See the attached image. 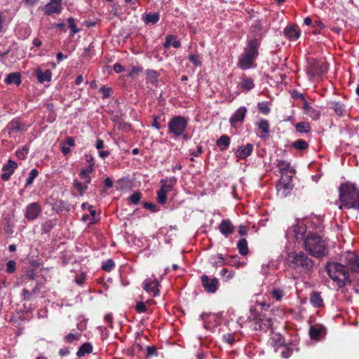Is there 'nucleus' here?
<instances>
[{
    "label": "nucleus",
    "mask_w": 359,
    "mask_h": 359,
    "mask_svg": "<svg viewBox=\"0 0 359 359\" xmlns=\"http://www.w3.org/2000/svg\"><path fill=\"white\" fill-rule=\"evenodd\" d=\"M320 228V222L318 217L299 220L297 224L286 231L289 239H294L297 242L304 241V248L314 258H322L327 255L329 246L327 241L311 229Z\"/></svg>",
    "instance_id": "f257e3e1"
},
{
    "label": "nucleus",
    "mask_w": 359,
    "mask_h": 359,
    "mask_svg": "<svg viewBox=\"0 0 359 359\" xmlns=\"http://www.w3.org/2000/svg\"><path fill=\"white\" fill-rule=\"evenodd\" d=\"M261 39H248L243 52L238 57L237 67L242 70H248L257 67L256 60L259 55Z\"/></svg>",
    "instance_id": "f03ea898"
},
{
    "label": "nucleus",
    "mask_w": 359,
    "mask_h": 359,
    "mask_svg": "<svg viewBox=\"0 0 359 359\" xmlns=\"http://www.w3.org/2000/svg\"><path fill=\"white\" fill-rule=\"evenodd\" d=\"M286 263L290 269L301 275L309 274L313 271V260L302 251H292L286 255Z\"/></svg>",
    "instance_id": "7ed1b4c3"
},
{
    "label": "nucleus",
    "mask_w": 359,
    "mask_h": 359,
    "mask_svg": "<svg viewBox=\"0 0 359 359\" xmlns=\"http://www.w3.org/2000/svg\"><path fill=\"white\" fill-rule=\"evenodd\" d=\"M339 200L341 205L340 209L345 207L348 209H359V191L352 183L342 184L339 187Z\"/></svg>",
    "instance_id": "20e7f679"
},
{
    "label": "nucleus",
    "mask_w": 359,
    "mask_h": 359,
    "mask_svg": "<svg viewBox=\"0 0 359 359\" xmlns=\"http://www.w3.org/2000/svg\"><path fill=\"white\" fill-rule=\"evenodd\" d=\"M325 270L330 278L339 287H343L348 280V271L344 265L338 262H327Z\"/></svg>",
    "instance_id": "39448f33"
},
{
    "label": "nucleus",
    "mask_w": 359,
    "mask_h": 359,
    "mask_svg": "<svg viewBox=\"0 0 359 359\" xmlns=\"http://www.w3.org/2000/svg\"><path fill=\"white\" fill-rule=\"evenodd\" d=\"M187 120L182 116L172 117L168 123V130L170 133H172L176 137L181 136L184 133L187 127Z\"/></svg>",
    "instance_id": "423d86ee"
},
{
    "label": "nucleus",
    "mask_w": 359,
    "mask_h": 359,
    "mask_svg": "<svg viewBox=\"0 0 359 359\" xmlns=\"http://www.w3.org/2000/svg\"><path fill=\"white\" fill-rule=\"evenodd\" d=\"M26 130L27 128L25 124L19 118H15L6 125L3 132H6L9 138L15 140Z\"/></svg>",
    "instance_id": "0eeeda50"
},
{
    "label": "nucleus",
    "mask_w": 359,
    "mask_h": 359,
    "mask_svg": "<svg viewBox=\"0 0 359 359\" xmlns=\"http://www.w3.org/2000/svg\"><path fill=\"white\" fill-rule=\"evenodd\" d=\"M251 316L249 317L252 319V326L255 330L266 331L272 325V320L266 316V314L260 313L257 316H254L252 309H250Z\"/></svg>",
    "instance_id": "6e6552de"
},
{
    "label": "nucleus",
    "mask_w": 359,
    "mask_h": 359,
    "mask_svg": "<svg viewBox=\"0 0 359 359\" xmlns=\"http://www.w3.org/2000/svg\"><path fill=\"white\" fill-rule=\"evenodd\" d=\"M292 189V177L289 175L282 176L276 185L278 195L281 198L288 196Z\"/></svg>",
    "instance_id": "1a4fd4ad"
},
{
    "label": "nucleus",
    "mask_w": 359,
    "mask_h": 359,
    "mask_svg": "<svg viewBox=\"0 0 359 359\" xmlns=\"http://www.w3.org/2000/svg\"><path fill=\"white\" fill-rule=\"evenodd\" d=\"M160 285L159 281L154 277L148 278L143 282L144 290L153 297H157L159 294L158 287Z\"/></svg>",
    "instance_id": "9d476101"
},
{
    "label": "nucleus",
    "mask_w": 359,
    "mask_h": 359,
    "mask_svg": "<svg viewBox=\"0 0 359 359\" xmlns=\"http://www.w3.org/2000/svg\"><path fill=\"white\" fill-rule=\"evenodd\" d=\"M202 285L205 290L209 293H215L219 287V280L217 278H210L203 275L201 278Z\"/></svg>",
    "instance_id": "9b49d317"
},
{
    "label": "nucleus",
    "mask_w": 359,
    "mask_h": 359,
    "mask_svg": "<svg viewBox=\"0 0 359 359\" xmlns=\"http://www.w3.org/2000/svg\"><path fill=\"white\" fill-rule=\"evenodd\" d=\"M247 114V109L245 107H240L231 115L229 118V123L231 127L236 128L238 125L243 123Z\"/></svg>",
    "instance_id": "f8f14e48"
},
{
    "label": "nucleus",
    "mask_w": 359,
    "mask_h": 359,
    "mask_svg": "<svg viewBox=\"0 0 359 359\" xmlns=\"http://www.w3.org/2000/svg\"><path fill=\"white\" fill-rule=\"evenodd\" d=\"M41 212V207L38 203H31L25 208V217L29 221L34 220L39 217Z\"/></svg>",
    "instance_id": "ddd939ff"
},
{
    "label": "nucleus",
    "mask_w": 359,
    "mask_h": 359,
    "mask_svg": "<svg viewBox=\"0 0 359 359\" xmlns=\"http://www.w3.org/2000/svg\"><path fill=\"white\" fill-rule=\"evenodd\" d=\"M62 0H50L44 6V13L48 15L58 14L62 11Z\"/></svg>",
    "instance_id": "4468645a"
},
{
    "label": "nucleus",
    "mask_w": 359,
    "mask_h": 359,
    "mask_svg": "<svg viewBox=\"0 0 359 359\" xmlns=\"http://www.w3.org/2000/svg\"><path fill=\"white\" fill-rule=\"evenodd\" d=\"M276 167L278 168L279 172L283 175H287V174H294L295 170L291 165V163L289 161L284 159H277L276 160Z\"/></svg>",
    "instance_id": "2eb2a0df"
},
{
    "label": "nucleus",
    "mask_w": 359,
    "mask_h": 359,
    "mask_svg": "<svg viewBox=\"0 0 359 359\" xmlns=\"http://www.w3.org/2000/svg\"><path fill=\"white\" fill-rule=\"evenodd\" d=\"M258 131L257 135L260 138H265L269 136L270 132V125L266 119H261L256 123Z\"/></svg>",
    "instance_id": "dca6fc26"
},
{
    "label": "nucleus",
    "mask_w": 359,
    "mask_h": 359,
    "mask_svg": "<svg viewBox=\"0 0 359 359\" xmlns=\"http://www.w3.org/2000/svg\"><path fill=\"white\" fill-rule=\"evenodd\" d=\"M283 34L290 41H296L301 35V30L296 25H291L284 29Z\"/></svg>",
    "instance_id": "f3484780"
},
{
    "label": "nucleus",
    "mask_w": 359,
    "mask_h": 359,
    "mask_svg": "<svg viewBox=\"0 0 359 359\" xmlns=\"http://www.w3.org/2000/svg\"><path fill=\"white\" fill-rule=\"evenodd\" d=\"M253 149L254 145L251 143L241 145L236 150V156L240 159H245L252 154Z\"/></svg>",
    "instance_id": "a211bd4d"
},
{
    "label": "nucleus",
    "mask_w": 359,
    "mask_h": 359,
    "mask_svg": "<svg viewBox=\"0 0 359 359\" xmlns=\"http://www.w3.org/2000/svg\"><path fill=\"white\" fill-rule=\"evenodd\" d=\"M219 230L223 236L227 238L233 233L235 227L232 222L229 219H223L221 222L219 226Z\"/></svg>",
    "instance_id": "6ab92c4d"
},
{
    "label": "nucleus",
    "mask_w": 359,
    "mask_h": 359,
    "mask_svg": "<svg viewBox=\"0 0 359 359\" xmlns=\"http://www.w3.org/2000/svg\"><path fill=\"white\" fill-rule=\"evenodd\" d=\"M303 109L307 116L315 121L319 119L321 115V111L318 109L313 107L307 102L304 103Z\"/></svg>",
    "instance_id": "aec40b11"
},
{
    "label": "nucleus",
    "mask_w": 359,
    "mask_h": 359,
    "mask_svg": "<svg viewBox=\"0 0 359 359\" xmlns=\"http://www.w3.org/2000/svg\"><path fill=\"white\" fill-rule=\"evenodd\" d=\"M325 333V328L320 325H311L309 329V335L312 339L319 340Z\"/></svg>",
    "instance_id": "412c9836"
},
{
    "label": "nucleus",
    "mask_w": 359,
    "mask_h": 359,
    "mask_svg": "<svg viewBox=\"0 0 359 359\" xmlns=\"http://www.w3.org/2000/svg\"><path fill=\"white\" fill-rule=\"evenodd\" d=\"M310 303L315 308H321L324 306V302L320 292H313L310 296Z\"/></svg>",
    "instance_id": "4be33fe9"
},
{
    "label": "nucleus",
    "mask_w": 359,
    "mask_h": 359,
    "mask_svg": "<svg viewBox=\"0 0 359 359\" xmlns=\"http://www.w3.org/2000/svg\"><path fill=\"white\" fill-rule=\"evenodd\" d=\"M36 75L40 83L50 81L52 79V72L50 69H46L45 72L38 69L36 72Z\"/></svg>",
    "instance_id": "5701e85b"
},
{
    "label": "nucleus",
    "mask_w": 359,
    "mask_h": 359,
    "mask_svg": "<svg viewBox=\"0 0 359 359\" xmlns=\"http://www.w3.org/2000/svg\"><path fill=\"white\" fill-rule=\"evenodd\" d=\"M239 86L243 90L249 91L253 89L255 87L254 81L252 79L247 77L245 76H242L241 79Z\"/></svg>",
    "instance_id": "b1692460"
},
{
    "label": "nucleus",
    "mask_w": 359,
    "mask_h": 359,
    "mask_svg": "<svg viewBox=\"0 0 359 359\" xmlns=\"http://www.w3.org/2000/svg\"><path fill=\"white\" fill-rule=\"evenodd\" d=\"M95 171V168H92V165L90 167H87L85 168H82L79 175L81 180L86 182L88 184H90L91 182V177L90 174L93 173Z\"/></svg>",
    "instance_id": "393cba45"
},
{
    "label": "nucleus",
    "mask_w": 359,
    "mask_h": 359,
    "mask_svg": "<svg viewBox=\"0 0 359 359\" xmlns=\"http://www.w3.org/2000/svg\"><path fill=\"white\" fill-rule=\"evenodd\" d=\"M270 343L271 346L275 348V351H277L278 348H280L284 346V339L280 334L277 333L274 334L273 337H271Z\"/></svg>",
    "instance_id": "a878e982"
},
{
    "label": "nucleus",
    "mask_w": 359,
    "mask_h": 359,
    "mask_svg": "<svg viewBox=\"0 0 359 359\" xmlns=\"http://www.w3.org/2000/svg\"><path fill=\"white\" fill-rule=\"evenodd\" d=\"M332 108L339 116H344L346 114L345 105L340 102L332 103Z\"/></svg>",
    "instance_id": "bb28decb"
},
{
    "label": "nucleus",
    "mask_w": 359,
    "mask_h": 359,
    "mask_svg": "<svg viewBox=\"0 0 359 359\" xmlns=\"http://www.w3.org/2000/svg\"><path fill=\"white\" fill-rule=\"evenodd\" d=\"M20 74L19 72H14L9 74L5 79L7 84H16L20 85L21 83Z\"/></svg>",
    "instance_id": "cd10ccee"
},
{
    "label": "nucleus",
    "mask_w": 359,
    "mask_h": 359,
    "mask_svg": "<svg viewBox=\"0 0 359 359\" xmlns=\"http://www.w3.org/2000/svg\"><path fill=\"white\" fill-rule=\"evenodd\" d=\"M217 146L220 148L221 151L226 150L230 144V137L226 135H222L217 140Z\"/></svg>",
    "instance_id": "c85d7f7f"
},
{
    "label": "nucleus",
    "mask_w": 359,
    "mask_h": 359,
    "mask_svg": "<svg viewBox=\"0 0 359 359\" xmlns=\"http://www.w3.org/2000/svg\"><path fill=\"white\" fill-rule=\"evenodd\" d=\"M93 351V346L90 343L83 344L76 352L78 357H83L86 354H89Z\"/></svg>",
    "instance_id": "c756f323"
},
{
    "label": "nucleus",
    "mask_w": 359,
    "mask_h": 359,
    "mask_svg": "<svg viewBox=\"0 0 359 359\" xmlns=\"http://www.w3.org/2000/svg\"><path fill=\"white\" fill-rule=\"evenodd\" d=\"M210 262L213 266H221L225 264V259L222 254L211 256Z\"/></svg>",
    "instance_id": "7c9ffc66"
},
{
    "label": "nucleus",
    "mask_w": 359,
    "mask_h": 359,
    "mask_svg": "<svg viewBox=\"0 0 359 359\" xmlns=\"http://www.w3.org/2000/svg\"><path fill=\"white\" fill-rule=\"evenodd\" d=\"M159 20V15L158 13H149L145 14L144 16V21L146 24H152L154 25L157 23Z\"/></svg>",
    "instance_id": "2f4dec72"
},
{
    "label": "nucleus",
    "mask_w": 359,
    "mask_h": 359,
    "mask_svg": "<svg viewBox=\"0 0 359 359\" xmlns=\"http://www.w3.org/2000/svg\"><path fill=\"white\" fill-rule=\"evenodd\" d=\"M237 248L239 253L242 255H246L248 253V245L246 239L241 238L238 241Z\"/></svg>",
    "instance_id": "473e14b6"
},
{
    "label": "nucleus",
    "mask_w": 359,
    "mask_h": 359,
    "mask_svg": "<svg viewBox=\"0 0 359 359\" xmlns=\"http://www.w3.org/2000/svg\"><path fill=\"white\" fill-rule=\"evenodd\" d=\"M285 295V292L281 287H275L271 291V297L276 301H280Z\"/></svg>",
    "instance_id": "72a5a7b5"
},
{
    "label": "nucleus",
    "mask_w": 359,
    "mask_h": 359,
    "mask_svg": "<svg viewBox=\"0 0 359 359\" xmlns=\"http://www.w3.org/2000/svg\"><path fill=\"white\" fill-rule=\"evenodd\" d=\"M257 109L259 113L267 115L271 111L269 103L268 102H259L257 103Z\"/></svg>",
    "instance_id": "f704fd0d"
},
{
    "label": "nucleus",
    "mask_w": 359,
    "mask_h": 359,
    "mask_svg": "<svg viewBox=\"0 0 359 359\" xmlns=\"http://www.w3.org/2000/svg\"><path fill=\"white\" fill-rule=\"evenodd\" d=\"M74 187L78 190V191L83 194L88 189V184L86 182L83 181V182H79L77 180H74Z\"/></svg>",
    "instance_id": "c9c22d12"
},
{
    "label": "nucleus",
    "mask_w": 359,
    "mask_h": 359,
    "mask_svg": "<svg viewBox=\"0 0 359 359\" xmlns=\"http://www.w3.org/2000/svg\"><path fill=\"white\" fill-rule=\"evenodd\" d=\"M295 128L299 133H308L311 130V126L308 122L302 121L296 124Z\"/></svg>",
    "instance_id": "e433bc0d"
},
{
    "label": "nucleus",
    "mask_w": 359,
    "mask_h": 359,
    "mask_svg": "<svg viewBox=\"0 0 359 359\" xmlns=\"http://www.w3.org/2000/svg\"><path fill=\"white\" fill-rule=\"evenodd\" d=\"M39 172L36 168L32 169L29 173V176L25 182V187H29L32 184L34 179L38 176Z\"/></svg>",
    "instance_id": "4c0bfd02"
},
{
    "label": "nucleus",
    "mask_w": 359,
    "mask_h": 359,
    "mask_svg": "<svg viewBox=\"0 0 359 359\" xmlns=\"http://www.w3.org/2000/svg\"><path fill=\"white\" fill-rule=\"evenodd\" d=\"M328 71V65L327 62H323L320 65H318L316 67V70L314 74L316 75L320 76L325 74Z\"/></svg>",
    "instance_id": "58836bf2"
},
{
    "label": "nucleus",
    "mask_w": 359,
    "mask_h": 359,
    "mask_svg": "<svg viewBox=\"0 0 359 359\" xmlns=\"http://www.w3.org/2000/svg\"><path fill=\"white\" fill-rule=\"evenodd\" d=\"M115 267V263L111 259H108L102 264V269L107 272L112 271V269Z\"/></svg>",
    "instance_id": "ea45409f"
},
{
    "label": "nucleus",
    "mask_w": 359,
    "mask_h": 359,
    "mask_svg": "<svg viewBox=\"0 0 359 359\" xmlns=\"http://www.w3.org/2000/svg\"><path fill=\"white\" fill-rule=\"evenodd\" d=\"M81 334L79 332L69 333L66 335L64 338V341L66 343H72L75 341L79 340Z\"/></svg>",
    "instance_id": "a19ab883"
},
{
    "label": "nucleus",
    "mask_w": 359,
    "mask_h": 359,
    "mask_svg": "<svg viewBox=\"0 0 359 359\" xmlns=\"http://www.w3.org/2000/svg\"><path fill=\"white\" fill-rule=\"evenodd\" d=\"M17 167L18 164L15 161L12 160H8L7 163L3 166V170L9 171L11 173H13Z\"/></svg>",
    "instance_id": "79ce46f5"
},
{
    "label": "nucleus",
    "mask_w": 359,
    "mask_h": 359,
    "mask_svg": "<svg viewBox=\"0 0 359 359\" xmlns=\"http://www.w3.org/2000/svg\"><path fill=\"white\" fill-rule=\"evenodd\" d=\"M292 146L297 149L304 150L309 147V144L304 140L299 139L292 143Z\"/></svg>",
    "instance_id": "37998d69"
},
{
    "label": "nucleus",
    "mask_w": 359,
    "mask_h": 359,
    "mask_svg": "<svg viewBox=\"0 0 359 359\" xmlns=\"http://www.w3.org/2000/svg\"><path fill=\"white\" fill-rule=\"evenodd\" d=\"M349 265L353 271L359 273V256H356L351 259L349 262Z\"/></svg>",
    "instance_id": "c03bdc74"
},
{
    "label": "nucleus",
    "mask_w": 359,
    "mask_h": 359,
    "mask_svg": "<svg viewBox=\"0 0 359 359\" xmlns=\"http://www.w3.org/2000/svg\"><path fill=\"white\" fill-rule=\"evenodd\" d=\"M168 194L165 193L162 190L158 189L157 191V201L161 205L165 204L167 201Z\"/></svg>",
    "instance_id": "a18cd8bd"
},
{
    "label": "nucleus",
    "mask_w": 359,
    "mask_h": 359,
    "mask_svg": "<svg viewBox=\"0 0 359 359\" xmlns=\"http://www.w3.org/2000/svg\"><path fill=\"white\" fill-rule=\"evenodd\" d=\"M160 183H161V187L159 189L162 190L163 191H164L166 194H168L169 192H170L173 189V187L171 186V184H168L167 180H161L160 181Z\"/></svg>",
    "instance_id": "49530a36"
},
{
    "label": "nucleus",
    "mask_w": 359,
    "mask_h": 359,
    "mask_svg": "<svg viewBox=\"0 0 359 359\" xmlns=\"http://www.w3.org/2000/svg\"><path fill=\"white\" fill-rule=\"evenodd\" d=\"M279 349L280 351L282 357L284 358H288L292 355L293 351L292 348H290L286 346H283Z\"/></svg>",
    "instance_id": "de8ad7c7"
},
{
    "label": "nucleus",
    "mask_w": 359,
    "mask_h": 359,
    "mask_svg": "<svg viewBox=\"0 0 359 359\" xmlns=\"http://www.w3.org/2000/svg\"><path fill=\"white\" fill-rule=\"evenodd\" d=\"M67 22H68L69 27L71 29L72 34H75L79 32V29L77 28V26L74 22V18H69L67 19Z\"/></svg>",
    "instance_id": "09e8293b"
},
{
    "label": "nucleus",
    "mask_w": 359,
    "mask_h": 359,
    "mask_svg": "<svg viewBox=\"0 0 359 359\" xmlns=\"http://www.w3.org/2000/svg\"><path fill=\"white\" fill-rule=\"evenodd\" d=\"M189 61L196 67H200L202 65L198 55L191 54L189 55Z\"/></svg>",
    "instance_id": "8fccbe9b"
},
{
    "label": "nucleus",
    "mask_w": 359,
    "mask_h": 359,
    "mask_svg": "<svg viewBox=\"0 0 359 359\" xmlns=\"http://www.w3.org/2000/svg\"><path fill=\"white\" fill-rule=\"evenodd\" d=\"M142 194L139 191L134 192L130 196V201L132 203L137 205L141 200Z\"/></svg>",
    "instance_id": "3c124183"
},
{
    "label": "nucleus",
    "mask_w": 359,
    "mask_h": 359,
    "mask_svg": "<svg viewBox=\"0 0 359 359\" xmlns=\"http://www.w3.org/2000/svg\"><path fill=\"white\" fill-rule=\"evenodd\" d=\"M16 269V262L14 260H9L6 263V271L9 273H13Z\"/></svg>",
    "instance_id": "603ef678"
},
{
    "label": "nucleus",
    "mask_w": 359,
    "mask_h": 359,
    "mask_svg": "<svg viewBox=\"0 0 359 359\" xmlns=\"http://www.w3.org/2000/svg\"><path fill=\"white\" fill-rule=\"evenodd\" d=\"M177 39V36L175 35H172V34L167 35L165 36V40L163 43L164 48H169L172 44V39Z\"/></svg>",
    "instance_id": "864d4df0"
},
{
    "label": "nucleus",
    "mask_w": 359,
    "mask_h": 359,
    "mask_svg": "<svg viewBox=\"0 0 359 359\" xmlns=\"http://www.w3.org/2000/svg\"><path fill=\"white\" fill-rule=\"evenodd\" d=\"M111 90V88H107L104 86L100 87L99 91L102 94L103 98H107L110 96V92Z\"/></svg>",
    "instance_id": "5fc2aeb1"
},
{
    "label": "nucleus",
    "mask_w": 359,
    "mask_h": 359,
    "mask_svg": "<svg viewBox=\"0 0 359 359\" xmlns=\"http://www.w3.org/2000/svg\"><path fill=\"white\" fill-rule=\"evenodd\" d=\"M58 205H60V210H65V211H69V204L68 203L65 202V201H60L59 203L58 202H56L55 203V207L57 208V210L58 211Z\"/></svg>",
    "instance_id": "6e6d98bb"
},
{
    "label": "nucleus",
    "mask_w": 359,
    "mask_h": 359,
    "mask_svg": "<svg viewBox=\"0 0 359 359\" xmlns=\"http://www.w3.org/2000/svg\"><path fill=\"white\" fill-rule=\"evenodd\" d=\"M157 355L156 349L154 346H149L146 348V355L147 357H151Z\"/></svg>",
    "instance_id": "4d7b16f0"
},
{
    "label": "nucleus",
    "mask_w": 359,
    "mask_h": 359,
    "mask_svg": "<svg viewBox=\"0 0 359 359\" xmlns=\"http://www.w3.org/2000/svg\"><path fill=\"white\" fill-rule=\"evenodd\" d=\"M135 309L138 313H144L147 311V307L144 302H140L137 303Z\"/></svg>",
    "instance_id": "13d9d810"
},
{
    "label": "nucleus",
    "mask_w": 359,
    "mask_h": 359,
    "mask_svg": "<svg viewBox=\"0 0 359 359\" xmlns=\"http://www.w3.org/2000/svg\"><path fill=\"white\" fill-rule=\"evenodd\" d=\"M85 160L88 163V167H90L92 165V168H95L94 158L91 154H86Z\"/></svg>",
    "instance_id": "bf43d9fd"
},
{
    "label": "nucleus",
    "mask_w": 359,
    "mask_h": 359,
    "mask_svg": "<svg viewBox=\"0 0 359 359\" xmlns=\"http://www.w3.org/2000/svg\"><path fill=\"white\" fill-rule=\"evenodd\" d=\"M27 153H28V149L26 148H23L22 150H18L16 152V155L19 158L23 159L25 158Z\"/></svg>",
    "instance_id": "052dcab7"
},
{
    "label": "nucleus",
    "mask_w": 359,
    "mask_h": 359,
    "mask_svg": "<svg viewBox=\"0 0 359 359\" xmlns=\"http://www.w3.org/2000/svg\"><path fill=\"white\" fill-rule=\"evenodd\" d=\"M86 280V275L82 273L80 276H77L75 278V283L78 285H82Z\"/></svg>",
    "instance_id": "680f3d73"
},
{
    "label": "nucleus",
    "mask_w": 359,
    "mask_h": 359,
    "mask_svg": "<svg viewBox=\"0 0 359 359\" xmlns=\"http://www.w3.org/2000/svg\"><path fill=\"white\" fill-rule=\"evenodd\" d=\"M203 152V150L201 146H198L196 150H190V154L194 156H198Z\"/></svg>",
    "instance_id": "e2e57ef3"
},
{
    "label": "nucleus",
    "mask_w": 359,
    "mask_h": 359,
    "mask_svg": "<svg viewBox=\"0 0 359 359\" xmlns=\"http://www.w3.org/2000/svg\"><path fill=\"white\" fill-rule=\"evenodd\" d=\"M147 76L151 79H156L158 77V74L155 70L148 69L147 71Z\"/></svg>",
    "instance_id": "0e129e2a"
},
{
    "label": "nucleus",
    "mask_w": 359,
    "mask_h": 359,
    "mask_svg": "<svg viewBox=\"0 0 359 359\" xmlns=\"http://www.w3.org/2000/svg\"><path fill=\"white\" fill-rule=\"evenodd\" d=\"M22 300H28L29 297L32 295V293L27 289H23L21 293Z\"/></svg>",
    "instance_id": "69168bd1"
},
{
    "label": "nucleus",
    "mask_w": 359,
    "mask_h": 359,
    "mask_svg": "<svg viewBox=\"0 0 359 359\" xmlns=\"http://www.w3.org/2000/svg\"><path fill=\"white\" fill-rule=\"evenodd\" d=\"M61 151L64 155H67L70 152V147L67 146L64 142L61 143Z\"/></svg>",
    "instance_id": "338daca9"
},
{
    "label": "nucleus",
    "mask_w": 359,
    "mask_h": 359,
    "mask_svg": "<svg viewBox=\"0 0 359 359\" xmlns=\"http://www.w3.org/2000/svg\"><path fill=\"white\" fill-rule=\"evenodd\" d=\"M223 337H224V341L229 344H233V341H235V338H234L233 335H232V334L224 335Z\"/></svg>",
    "instance_id": "774afa93"
}]
</instances>
